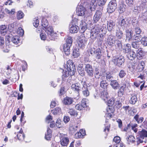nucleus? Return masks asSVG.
Listing matches in <instances>:
<instances>
[{
    "label": "nucleus",
    "mask_w": 147,
    "mask_h": 147,
    "mask_svg": "<svg viewBox=\"0 0 147 147\" xmlns=\"http://www.w3.org/2000/svg\"><path fill=\"white\" fill-rule=\"evenodd\" d=\"M107 31L106 25L103 24L101 26L98 24L96 25L91 30L90 37L93 40L97 38L100 41H102Z\"/></svg>",
    "instance_id": "1"
},
{
    "label": "nucleus",
    "mask_w": 147,
    "mask_h": 147,
    "mask_svg": "<svg viewBox=\"0 0 147 147\" xmlns=\"http://www.w3.org/2000/svg\"><path fill=\"white\" fill-rule=\"evenodd\" d=\"M67 71L65 70L63 72V80L65 81L66 78L69 76L74 75L76 71V68L75 65L71 60H69L67 62L66 64Z\"/></svg>",
    "instance_id": "2"
},
{
    "label": "nucleus",
    "mask_w": 147,
    "mask_h": 147,
    "mask_svg": "<svg viewBox=\"0 0 147 147\" xmlns=\"http://www.w3.org/2000/svg\"><path fill=\"white\" fill-rule=\"evenodd\" d=\"M42 28L47 34L49 39V40H55L57 38V34L55 32H54L52 27L49 26L46 28Z\"/></svg>",
    "instance_id": "3"
},
{
    "label": "nucleus",
    "mask_w": 147,
    "mask_h": 147,
    "mask_svg": "<svg viewBox=\"0 0 147 147\" xmlns=\"http://www.w3.org/2000/svg\"><path fill=\"white\" fill-rule=\"evenodd\" d=\"M113 61L116 65L121 67L124 66L125 61L124 57L120 55L114 57Z\"/></svg>",
    "instance_id": "4"
},
{
    "label": "nucleus",
    "mask_w": 147,
    "mask_h": 147,
    "mask_svg": "<svg viewBox=\"0 0 147 147\" xmlns=\"http://www.w3.org/2000/svg\"><path fill=\"white\" fill-rule=\"evenodd\" d=\"M90 53L94 56L97 59H101L102 56V53L101 49L99 48L95 49V48H91L90 49Z\"/></svg>",
    "instance_id": "5"
},
{
    "label": "nucleus",
    "mask_w": 147,
    "mask_h": 147,
    "mask_svg": "<svg viewBox=\"0 0 147 147\" xmlns=\"http://www.w3.org/2000/svg\"><path fill=\"white\" fill-rule=\"evenodd\" d=\"M117 7L116 0H111L109 3L107 8V11L109 13L114 11Z\"/></svg>",
    "instance_id": "6"
},
{
    "label": "nucleus",
    "mask_w": 147,
    "mask_h": 147,
    "mask_svg": "<svg viewBox=\"0 0 147 147\" xmlns=\"http://www.w3.org/2000/svg\"><path fill=\"white\" fill-rule=\"evenodd\" d=\"M85 71L88 77L92 78L94 76V70L92 65L89 64L85 63Z\"/></svg>",
    "instance_id": "7"
},
{
    "label": "nucleus",
    "mask_w": 147,
    "mask_h": 147,
    "mask_svg": "<svg viewBox=\"0 0 147 147\" xmlns=\"http://www.w3.org/2000/svg\"><path fill=\"white\" fill-rule=\"evenodd\" d=\"M78 21L76 20H72L70 24V32L71 33H77L79 30V28L76 25Z\"/></svg>",
    "instance_id": "8"
},
{
    "label": "nucleus",
    "mask_w": 147,
    "mask_h": 147,
    "mask_svg": "<svg viewBox=\"0 0 147 147\" xmlns=\"http://www.w3.org/2000/svg\"><path fill=\"white\" fill-rule=\"evenodd\" d=\"M83 35L84 34H82L79 37L78 43L80 48L84 47L86 44L87 40V38Z\"/></svg>",
    "instance_id": "9"
},
{
    "label": "nucleus",
    "mask_w": 147,
    "mask_h": 147,
    "mask_svg": "<svg viewBox=\"0 0 147 147\" xmlns=\"http://www.w3.org/2000/svg\"><path fill=\"white\" fill-rule=\"evenodd\" d=\"M71 88L75 92L79 94V92L81 90L82 87L81 85L78 82L73 84L71 86Z\"/></svg>",
    "instance_id": "10"
},
{
    "label": "nucleus",
    "mask_w": 147,
    "mask_h": 147,
    "mask_svg": "<svg viewBox=\"0 0 147 147\" xmlns=\"http://www.w3.org/2000/svg\"><path fill=\"white\" fill-rule=\"evenodd\" d=\"M84 83H84L81 90L82 91L83 96L85 97H87L90 95V92L87 85Z\"/></svg>",
    "instance_id": "11"
},
{
    "label": "nucleus",
    "mask_w": 147,
    "mask_h": 147,
    "mask_svg": "<svg viewBox=\"0 0 147 147\" xmlns=\"http://www.w3.org/2000/svg\"><path fill=\"white\" fill-rule=\"evenodd\" d=\"M126 85L123 83L121 84V86L119 88L117 92V95L119 97H121L123 95L125 90Z\"/></svg>",
    "instance_id": "12"
},
{
    "label": "nucleus",
    "mask_w": 147,
    "mask_h": 147,
    "mask_svg": "<svg viewBox=\"0 0 147 147\" xmlns=\"http://www.w3.org/2000/svg\"><path fill=\"white\" fill-rule=\"evenodd\" d=\"M102 12L100 10H97L95 13L93 18L94 22L97 23L101 18L102 15Z\"/></svg>",
    "instance_id": "13"
},
{
    "label": "nucleus",
    "mask_w": 147,
    "mask_h": 147,
    "mask_svg": "<svg viewBox=\"0 0 147 147\" xmlns=\"http://www.w3.org/2000/svg\"><path fill=\"white\" fill-rule=\"evenodd\" d=\"M116 23L114 20H111L107 21V29L108 31L111 32L112 30L115 29V27Z\"/></svg>",
    "instance_id": "14"
},
{
    "label": "nucleus",
    "mask_w": 147,
    "mask_h": 147,
    "mask_svg": "<svg viewBox=\"0 0 147 147\" xmlns=\"http://www.w3.org/2000/svg\"><path fill=\"white\" fill-rule=\"evenodd\" d=\"M77 14L79 16H82L85 14V8L82 6L78 7L76 9Z\"/></svg>",
    "instance_id": "15"
},
{
    "label": "nucleus",
    "mask_w": 147,
    "mask_h": 147,
    "mask_svg": "<svg viewBox=\"0 0 147 147\" xmlns=\"http://www.w3.org/2000/svg\"><path fill=\"white\" fill-rule=\"evenodd\" d=\"M121 29V28H119L118 29H117L116 30L115 36L117 39H122L124 37V34Z\"/></svg>",
    "instance_id": "16"
},
{
    "label": "nucleus",
    "mask_w": 147,
    "mask_h": 147,
    "mask_svg": "<svg viewBox=\"0 0 147 147\" xmlns=\"http://www.w3.org/2000/svg\"><path fill=\"white\" fill-rule=\"evenodd\" d=\"M74 98L68 96L65 98L63 101V103L66 105H70L74 102Z\"/></svg>",
    "instance_id": "17"
},
{
    "label": "nucleus",
    "mask_w": 147,
    "mask_h": 147,
    "mask_svg": "<svg viewBox=\"0 0 147 147\" xmlns=\"http://www.w3.org/2000/svg\"><path fill=\"white\" fill-rule=\"evenodd\" d=\"M126 40L130 41L133 38V32L132 30H125Z\"/></svg>",
    "instance_id": "18"
},
{
    "label": "nucleus",
    "mask_w": 147,
    "mask_h": 147,
    "mask_svg": "<svg viewBox=\"0 0 147 147\" xmlns=\"http://www.w3.org/2000/svg\"><path fill=\"white\" fill-rule=\"evenodd\" d=\"M115 39V36L113 34H111L109 36L107 40L108 44L110 46H113L114 44Z\"/></svg>",
    "instance_id": "19"
},
{
    "label": "nucleus",
    "mask_w": 147,
    "mask_h": 147,
    "mask_svg": "<svg viewBox=\"0 0 147 147\" xmlns=\"http://www.w3.org/2000/svg\"><path fill=\"white\" fill-rule=\"evenodd\" d=\"M86 102H85L84 100H83L82 101V103L76 105L75 106V108L77 110H81L86 107Z\"/></svg>",
    "instance_id": "20"
},
{
    "label": "nucleus",
    "mask_w": 147,
    "mask_h": 147,
    "mask_svg": "<svg viewBox=\"0 0 147 147\" xmlns=\"http://www.w3.org/2000/svg\"><path fill=\"white\" fill-rule=\"evenodd\" d=\"M78 70L79 74L81 76H83L85 75V72L82 64H79L78 66Z\"/></svg>",
    "instance_id": "21"
},
{
    "label": "nucleus",
    "mask_w": 147,
    "mask_h": 147,
    "mask_svg": "<svg viewBox=\"0 0 147 147\" xmlns=\"http://www.w3.org/2000/svg\"><path fill=\"white\" fill-rule=\"evenodd\" d=\"M110 85L114 90L117 89L120 87V84L117 80H115L111 81Z\"/></svg>",
    "instance_id": "22"
},
{
    "label": "nucleus",
    "mask_w": 147,
    "mask_h": 147,
    "mask_svg": "<svg viewBox=\"0 0 147 147\" xmlns=\"http://www.w3.org/2000/svg\"><path fill=\"white\" fill-rule=\"evenodd\" d=\"M71 46L65 43L63 45V50L65 54L67 55H69L70 53V47Z\"/></svg>",
    "instance_id": "23"
},
{
    "label": "nucleus",
    "mask_w": 147,
    "mask_h": 147,
    "mask_svg": "<svg viewBox=\"0 0 147 147\" xmlns=\"http://www.w3.org/2000/svg\"><path fill=\"white\" fill-rule=\"evenodd\" d=\"M69 140L68 138L67 137H62L61 139V147H66L68 144Z\"/></svg>",
    "instance_id": "24"
},
{
    "label": "nucleus",
    "mask_w": 147,
    "mask_h": 147,
    "mask_svg": "<svg viewBox=\"0 0 147 147\" xmlns=\"http://www.w3.org/2000/svg\"><path fill=\"white\" fill-rule=\"evenodd\" d=\"M119 24L121 26V29H122L123 30L127 29V24L126 23L125 19L124 18H123L119 22Z\"/></svg>",
    "instance_id": "25"
},
{
    "label": "nucleus",
    "mask_w": 147,
    "mask_h": 147,
    "mask_svg": "<svg viewBox=\"0 0 147 147\" xmlns=\"http://www.w3.org/2000/svg\"><path fill=\"white\" fill-rule=\"evenodd\" d=\"M145 53L141 49H139L137 51L136 57L138 59H141L143 58Z\"/></svg>",
    "instance_id": "26"
},
{
    "label": "nucleus",
    "mask_w": 147,
    "mask_h": 147,
    "mask_svg": "<svg viewBox=\"0 0 147 147\" xmlns=\"http://www.w3.org/2000/svg\"><path fill=\"white\" fill-rule=\"evenodd\" d=\"M123 52L125 54H128L131 51L130 44H127L122 49Z\"/></svg>",
    "instance_id": "27"
},
{
    "label": "nucleus",
    "mask_w": 147,
    "mask_h": 147,
    "mask_svg": "<svg viewBox=\"0 0 147 147\" xmlns=\"http://www.w3.org/2000/svg\"><path fill=\"white\" fill-rule=\"evenodd\" d=\"M102 80L100 81V87L104 89V90H107V87L108 86V84L107 83L106 80H104L103 78H101Z\"/></svg>",
    "instance_id": "28"
},
{
    "label": "nucleus",
    "mask_w": 147,
    "mask_h": 147,
    "mask_svg": "<svg viewBox=\"0 0 147 147\" xmlns=\"http://www.w3.org/2000/svg\"><path fill=\"white\" fill-rule=\"evenodd\" d=\"M143 139L140 137V136L137 135L136 136V138L135 140L134 144L135 145H137L138 146L139 144L141 143H142L144 141L143 140Z\"/></svg>",
    "instance_id": "29"
},
{
    "label": "nucleus",
    "mask_w": 147,
    "mask_h": 147,
    "mask_svg": "<svg viewBox=\"0 0 147 147\" xmlns=\"http://www.w3.org/2000/svg\"><path fill=\"white\" fill-rule=\"evenodd\" d=\"M138 100L136 95L131 94V96L130 99L129 100V103L132 105H134Z\"/></svg>",
    "instance_id": "30"
},
{
    "label": "nucleus",
    "mask_w": 147,
    "mask_h": 147,
    "mask_svg": "<svg viewBox=\"0 0 147 147\" xmlns=\"http://www.w3.org/2000/svg\"><path fill=\"white\" fill-rule=\"evenodd\" d=\"M138 134L140 137L141 138H142L144 139V138L145 137H147V131L145 130L142 129L141 131H138Z\"/></svg>",
    "instance_id": "31"
},
{
    "label": "nucleus",
    "mask_w": 147,
    "mask_h": 147,
    "mask_svg": "<svg viewBox=\"0 0 147 147\" xmlns=\"http://www.w3.org/2000/svg\"><path fill=\"white\" fill-rule=\"evenodd\" d=\"M52 131L49 127L47 128V132L45 134V138L47 140L50 139L51 138Z\"/></svg>",
    "instance_id": "32"
},
{
    "label": "nucleus",
    "mask_w": 147,
    "mask_h": 147,
    "mask_svg": "<svg viewBox=\"0 0 147 147\" xmlns=\"http://www.w3.org/2000/svg\"><path fill=\"white\" fill-rule=\"evenodd\" d=\"M127 57L131 60L134 59L136 57V55L135 52L132 50L128 54H127Z\"/></svg>",
    "instance_id": "33"
},
{
    "label": "nucleus",
    "mask_w": 147,
    "mask_h": 147,
    "mask_svg": "<svg viewBox=\"0 0 147 147\" xmlns=\"http://www.w3.org/2000/svg\"><path fill=\"white\" fill-rule=\"evenodd\" d=\"M82 24H80V27L81 33H84L87 28L86 23L82 21H80Z\"/></svg>",
    "instance_id": "34"
},
{
    "label": "nucleus",
    "mask_w": 147,
    "mask_h": 147,
    "mask_svg": "<svg viewBox=\"0 0 147 147\" xmlns=\"http://www.w3.org/2000/svg\"><path fill=\"white\" fill-rule=\"evenodd\" d=\"M79 49L77 47L74 48L73 49V55L74 58L78 57L79 56L80 52L79 51Z\"/></svg>",
    "instance_id": "35"
},
{
    "label": "nucleus",
    "mask_w": 147,
    "mask_h": 147,
    "mask_svg": "<svg viewBox=\"0 0 147 147\" xmlns=\"http://www.w3.org/2000/svg\"><path fill=\"white\" fill-rule=\"evenodd\" d=\"M7 30L6 26L5 25H2L0 28L1 33L2 35H5Z\"/></svg>",
    "instance_id": "36"
},
{
    "label": "nucleus",
    "mask_w": 147,
    "mask_h": 147,
    "mask_svg": "<svg viewBox=\"0 0 147 147\" xmlns=\"http://www.w3.org/2000/svg\"><path fill=\"white\" fill-rule=\"evenodd\" d=\"M100 94V97L103 100H105L107 98L108 93L107 92V90H104V91L101 92Z\"/></svg>",
    "instance_id": "37"
},
{
    "label": "nucleus",
    "mask_w": 147,
    "mask_h": 147,
    "mask_svg": "<svg viewBox=\"0 0 147 147\" xmlns=\"http://www.w3.org/2000/svg\"><path fill=\"white\" fill-rule=\"evenodd\" d=\"M139 115L137 114L134 116V119L138 123H142L144 120V118L143 117H141L139 118Z\"/></svg>",
    "instance_id": "38"
},
{
    "label": "nucleus",
    "mask_w": 147,
    "mask_h": 147,
    "mask_svg": "<svg viewBox=\"0 0 147 147\" xmlns=\"http://www.w3.org/2000/svg\"><path fill=\"white\" fill-rule=\"evenodd\" d=\"M142 37L141 35L136 34L134 35L133 36V40L136 41L135 42H139L140 41H141Z\"/></svg>",
    "instance_id": "39"
},
{
    "label": "nucleus",
    "mask_w": 147,
    "mask_h": 147,
    "mask_svg": "<svg viewBox=\"0 0 147 147\" xmlns=\"http://www.w3.org/2000/svg\"><path fill=\"white\" fill-rule=\"evenodd\" d=\"M120 39H116L115 41L114 44L119 49L122 48V45L121 42V41L120 40Z\"/></svg>",
    "instance_id": "40"
},
{
    "label": "nucleus",
    "mask_w": 147,
    "mask_h": 147,
    "mask_svg": "<svg viewBox=\"0 0 147 147\" xmlns=\"http://www.w3.org/2000/svg\"><path fill=\"white\" fill-rule=\"evenodd\" d=\"M106 77L107 80L109 81H110L113 80V78L110 72H107L106 74Z\"/></svg>",
    "instance_id": "41"
},
{
    "label": "nucleus",
    "mask_w": 147,
    "mask_h": 147,
    "mask_svg": "<svg viewBox=\"0 0 147 147\" xmlns=\"http://www.w3.org/2000/svg\"><path fill=\"white\" fill-rule=\"evenodd\" d=\"M141 9V7L140 6H137L134 7L133 12L135 14H138L140 12Z\"/></svg>",
    "instance_id": "42"
},
{
    "label": "nucleus",
    "mask_w": 147,
    "mask_h": 147,
    "mask_svg": "<svg viewBox=\"0 0 147 147\" xmlns=\"http://www.w3.org/2000/svg\"><path fill=\"white\" fill-rule=\"evenodd\" d=\"M48 20L45 18H42V20L41 25L43 27L42 28H46L48 26Z\"/></svg>",
    "instance_id": "43"
},
{
    "label": "nucleus",
    "mask_w": 147,
    "mask_h": 147,
    "mask_svg": "<svg viewBox=\"0 0 147 147\" xmlns=\"http://www.w3.org/2000/svg\"><path fill=\"white\" fill-rule=\"evenodd\" d=\"M147 18V15L146 12L142 13L139 16V19L140 20L143 21H146Z\"/></svg>",
    "instance_id": "44"
},
{
    "label": "nucleus",
    "mask_w": 147,
    "mask_h": 147,
    "mask_svg": "<svg viewBox=\"0 0 147 147\" xmlns=\"http://www.w3.org/2000/svg\"><path fill=\"white\" fill-rule=\"evenodd\" d=\"M19 38L18 36H14L11 38V41L16 44H18L19 42Z\"/></svg>",
    "instance_id": "45"
},
{
    "label": "nucleus",
    "mask_w": 147,
    "mask_h": 147,
    "mask_svg": "<svg viewBox=\"0 0 147 147\" xmlns=\"http://www.w3.org/2000/svg\"><path fill=\"white\" fill-rule=\"evenodd\" d=\"M126 6L124 4L122 3L119 6V12L120 13H123L125 10Z\"/></svg>",
    "instance_id": "46"
},
{
    "label": "nucleus",
    "mask_w": 147,
    "mask_h": 147,
    "mask_svg": "<svg viewBox=\"0 0 147 147\" xmlns=\"http://www.w3.org/2000/svg\"><path fill=\"white\" fill-rule=\"evenodd\" d=\"M61 112V108L59 107H57L52 110V113L54 115H56Z\"/></svg>",
    "instance_id": "47"
},
{
    "label": "nucleus",
    "mask_w": 147,
    "mask_h": 147,
    "mask_svg": "<svg viewBox=\"0 0 147 147\" xmlns=\"http://www.w3.org/2000/svg\"><path fill=\"white\" fill-rule=\"evenodd\" d=\"M68 113L71 116H76L78 115V113L76 111L73 109H69Z\"/></svg>",
    "instance_id": "48"
},
{
    "label": "nucleus",
    "mask_w": 147,
    "mask_h": 147,
    "mask_svg": "<svg viewBox=\"0 0 147 147\" xmlns=\"http://www.w3.org/2000/svg\"><path fill=\"white\" fill-rule=\"evenodd\" d=\"M115 101V99L112 98L109 99L107 101V104L109 106L112 107Z\"/></svg>",
    "instance_id": "49"
},
{
    "label": "nucleus",
    "mask_w": 147,
    "mask_h": 147,
    "mask_svg": "<svg viewBox=\"0 0 147 147\" xmlns=\"http://www.w3.org/2000/svg\"><path fill=\"white\" fill-rule=\"evenodd\" d=\"M145 66V62L144 61H141L139 65V67L140 68V70L141 71L143 70Z\"/></svg>",
    "instance_id": "50"
},
{
    "label": "nucleus",
    "mask_w": 147,
    "mask_h": 147,
    "mask_svg": "<svg viewBox=\"0 0 147 147\" xmlns=\"http://www.w3.org/2000/svg\"><path fill=\"white\" fill-rule=\"evenodd\" d=\"M135 138L132 135H130L127 138V141L128 142L134 144Z\"/></svg>",
    "instance_id": "51"
},
{
    "label": "nucleus",
    "mask_w": 147,
    "mask_h": 147,
    "mask_svg": "<svg viewBox=\"0 0 147 147\" xmlns=\"http://www.w3.org/2000/svg\"><path fill=\"white\" fill-rule=\"evenodd\" d=\"M72 43V38L70 36L68 37L66 40V43H65V44L69 45L71 46Z\"/></svg>",
    "instance_id": "52"
},
{
    "label": "nucleus",
    "mask_w": 147,
    "mask_h": 147,
    "mask_svg": "<svg viewBox=\"0 0 147 147\" xmlns=\"http://www.w3.org/2000/svg\"><path fill=\"white\" fill-rule=\"evenodd\" d=\"M126 74V71L123 70H121L119 74V76L120 78H123Z\"/></svg>",
    "instance_id": "53"
},
{
    "label": "nucleus",
    "mask_w": 147,
    "mask_h": 147,
    "mask_svg": "<svg viewBox=\"0 0 147 147\" xmlns=\"http://www.w3.org/2000/svg\"><path fill=\"white\" fill-rule=\"evenodd\" d=\"M24 15V13L22 11H18L17 13V18L18 20H20L23 18Z\"/></svg>",
    "instance_id": "54"
},
{
    "label": "nucleus",
    "mask_w": 147,
    "mask_h": 147,
    "mask_svg": "<svg viewBox=\"0 0 147 147\" xmlns=\"http://www.w3.org/2000/svg\"><path fill=\"white\" fill-rule=\"evenodd\" d=\"M141 41L142 44L144 46H147V37L144 36L142 37Z\"/></svg>",
    "instance_id": "55"
},
{
    "label": "nucleus",
    "mask_w": 147,
    "mask_h": 147,
    "mask_svg": "<svg viewBox=\"0 0 147 147\" xmlns=\"http://www.w3.org/2000/svg\"><path fill=\"white\" fill-rule=\"evenodd\" d=\"M98 0H92L90 3V5H92L91 7H93L95 8L98 5Z\"/></svg>",
    "instance_id": "56"
},
{
    "label": "nucleus",
    "mask_w": 147,
    "mask_h": 147,
    "mask_svg": "<svg viewBox=\"0 0 147 147\" xmlns=\"http://www.w3.org/2000/svg\"><path fill=\"white\" fill-rule=\"evenodd\" d=\"M132 47L133 48L135 49H139L140 45L139 42H132L131 44Z\"/></svg>",
    "instance_id": "57"
},
{
    "label": "nucleus",
    "mask_w": 147,
    "mask_h": 147,
    "mask_svg": "<svg viewBox=\"0 0 147 147\" xmlns=\"http://www.w3.org/2000/svg\"><path fill=\"white\" fill-rule=\"evenodd\" d=\"M5 11L9 15L13 14L15 13V10L14 9H12L10 11L7 9L6 8L5 10Z\"/></svg>",
    "instance_id": "58"
},
{
    "label": "nucleus",
    "mask_w": 147,
    "mask_h": 147,
    "mask_svg": "<svg viewBox=\"0 0 147 147\" xmlns=\"http://www.w3.org/2000/svg\"><path fill=\"white\" fill-rule=\"evenodd\" d=\"M134 31L136 34L140 35V34L141 33L142 31L141 29L139 27H137L134 28Z\"/></svg>",
    "instance_id": "59"
},
{
    "label": "nucleus",
    "mask_w": 147,
    "mask_h": 147,
    "mask_svg": "<svg viewBox=\"0 0 147 147\" xmlns=\"http://www.w3.org/2000/svg\"><path fill=\"white\" fill-rule=\"evenodd\" d=\"M39 23V20L37 18H34V20L33 24L34 26L36 28L38 26Z\"/></svg>",
    "instance_id": "60"
},
{
    "label": "nucleus",
    "mask_w": 147,
    "mask_h": 147,
    "mask_svg": "<svg viewBox=\"0 0 147 147\" xmlns=\"http://www.w3.org/2000/svg\"><path fill=\"white\" fill-rule=\"evenodd\" d=\"M107 0H98V5L99 6H102L104 5Z\"/></svg>",
    "instance_id": "61"
},
{
    "label": "nucleus",
    "mask_w": 147,
    "mask_h": 147,
    "mask_svg": "<svg viewBox=\"0 0 147 147\" xmlns=\"http://www.w3.org/2000/svg\"><path fill=\"white\" fill-rule=\"evenodd\" d=\"M107 113H111L114 115L113 114L115 111L114 108L111 107H108L107 109Z\"/></svg>",
    "instance_id": "62"
},
{
    "label": "nucleus",
    "mask_w": 147,
    "mask_h": 147,
    "mask_svg": "<svg viewBox=\"0 0 147 147\" xmlns=\"http://www.w3.org/2000/svg\"><path fill=\"white\" fill-rule=\"evenodd\" d=\"M17 33L20 35L22 36L24 34V31L21 27H19L17 30Z\"/></svg>",
    "instance_id": "63"
},
{
    "label": "nucleus",
    "mask_w": 147,
    "mask_h": 147,
    "mask_svg": "<svg viewBox=\"0 0 147 147\" xmlns=\"http://www.w3.org/2000/svg\"><path fill=\"white\" fill-rule=\"evenodd\" d=\"M113 140V141L116 144L120 143V138L118 136H116L114 137Z\"/></svg>",
    "instance_id": "64"
}]
</instances>
